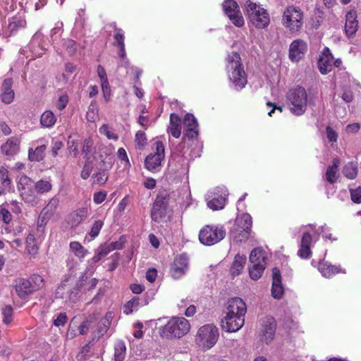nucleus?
<instances>
[{
	"instance_id": "obj_10",
	"label": "nucleus",
	"mask_w": 361,
	"mask_h": 361,
	"mask_svg": "<svg viewBox=\"0 0 361 361\" xmlns=\"http://www.w3.org/2000/svg\"><path fill=\"white\" fill-rule=\"evenodd\" d=\"M18 190L22 199L27 203H34L37 199V192L33 180L26 176L19 178Z\"/></svg>"
},
{
	"instance_id": "obj_15",
	"label": "nucleus",
	"mask_w": 361,
	"mask_h": 361,
	"mask_svg": "<svg viewBox=\"0 0 361 361\" xmlns=\"http://www.w3.org/2000/svg\"><path fill=\"white\" fill-rule=\"evenodd\" d=\"M59 202V197L55 195L49 200L47 204L44 207V209L40 212L38 219V224L40 226L46 225L49 220L56 215Z\"/></svg>"
},
{
	"instance_id": "obj_7",
	"label": "nucleus",
	"mask_w": 361,
	"mask_h": 361,
	"mask_svg": "<svg viewBox=\"0 0 361 361\" xmlns=\"http://www.w3.org/2000/svg\"><path fill=\"white\" fill-rule=\"evenodd\" d=\"M266 252L262 247L253 249L250 255L249 274L253 280L259 279L267 265Z\"/></svg>"
},
{
	"instance_id": "obj_20",
	"label": "nucleus",
	"mask_w": 361,
	"mask_h": 361,
	"mask_svg": "<svg viewBox=\"0 0 361 361\" xmlns=\"http://www.w3.org/2000/svg\"><path fill=\"white\" fill-rule=\"evenodd\" d=\"M307 49L305 42L302 39L294 40L290 45L289 58L292 61H299L305 55Z\"/></svg>"
},
{
	"instance_id": "obj_48",
	"label": "nucleus",
	"mask_w": 361,
	"mask_h": 361,
	"mask_svg": "<svg viewBox=\"0 0 361 361\" xmlns=\"http://www.w3.org/2000/svg\"><path fill=\"white\" fill-rule=\"evenodd\" d=\"M3 322L9 324L13 320V307L11 305H5L2 308Z\"/></svg>"
},
{
	"instance_id": "obj_57",
	"label": "nucleus",
	"mask_w": 361,
	"mask_h": 361,
	"mask_svg": "<svg viewBox=\"0 0 361 361\" xmlns=\"http://www.w3.org/2000/svg\"><path fill=\"white\" fill-rule=\"evenodd\" d=\"M326 136H327L329 141L331 142H335L337 141L338 134L330 126L326 127Z\"/></svg>"
},
{
	"instance_id": "obj_62",
	"label": "nucleus",
	"mask_w": 361,
	"mask_h": 361,
	"mask_svg": "<svg viewBox=\"0 0 361 361\" xmlns=\"http://www.w3.org/2000/svg\"><path fill=\"white\" fill-rule=\"evenodd\" d=\"M157 276V271L155 269H149L146 273V279L150 283L154 282Z\"/></svg>"
},
{
	"instance_id": "obj_58",
	"label": "nucleus",
	"mask_w": 361,
	"mask_h": 361,
	"mask_svg": "<svg viewBox=\"0 0 361 361\" xmlns=\"http://www.w3.org/2000/svg\"><path fill=\"white\" fill-rule=\"evenodd\" d=\"M0 216L5 224H8L11 220V214L8 209L1 207L0 209Z\"/></svg>"
},
{
	"instance_id": "obj_4",
	"label": "nucleus",
	"mask_w": 361,
	"mask_h": 361,
	"mask_svg": "<svg viewBox=\"0 0 361 361\" xmlns=\"http://www.w3.org/2000/svg\"><path fill=\"white\" fill-rule=\"evenodd\" d=\"M190 329V322L185 318L173 317L161 329L160 334L167 338H181L188 334Z\"/></svg>"
},
{
	"instance_id": "obj_8",
	"label": "nucleus",
	"mask_w": 361,
	"mask_h": 361,
	"mask_svg": "<svg viewBox=\"0 0 361 361\" xmlns=\"http://www.w3.org/2000/svg\"><path fill=\"white\" fill-rule=\"evenodd\" d=\"M219 330L212 324H208L200 327L196 336V342L207 349L214 345L219 338Z\"/></svg>"
},
{
	"instance_id": "obj_63",
	"label": "nucleus",
	"mask_w": 361,
	"mask_h": 361,
	"mask_svg": "<svg viewBox=\"0 0 361 361\" xmlns=\"http://www.w3.org/2000/svg\"><path fill=\"white\" fill-rule=\"evenodd\" d=\"M63 147V142L59 140H55L52 143L51 152L54 157H56L58 154V152Z\"/></svg>"
},
{
	"instance_id": "obj_45",
	"label": "nucleus",
	"mask_w": 361,
	"mask_h": 361,
	"mask_svg": "<svg viewBox=\"0 0 361 361\" xmlns=\"http://www.w3.org/2000/svg\"><path fill=\"white\" fill-rule=\"evenodd\" d=\"M99 133L105 135L109 140H117L118 135L107 125L103 124L99 129Z\"/></svg>"
},
{
	"instance_id": "obj_31",
	"label": "nucleus",
	"mask_w": 361,
	"mask_h": 361,
	"mask_svg": "<svg viewBox=\"0 0 361 361\" xmlns=\"http://www.w3.org/2000/svg\"><path fill=\"white\" fill-rule=\"evenodd\" d=\"M168 133L175 138H178L181 134V120L176 114H171Z\"/></svg>"
},
{
	"instance_id": "obj_34",
	"label": "nucleus",
	"mask_w": 361,
	"mask_h": 361,
	"mask_svg": "<svg viewBox=\"0 0 361 361\" xmlns=\"http://www.w3.org/2000/svg\"><path fill=\"white\" fill-rule=\"evenodd\" d=\"M110 32H114V42L113 45L118 47L124 44V32L122 29L117 27L116 23H111L106 26Z\"/></svg>"
},
{
	"instance_id": "obj_54",
	"label": "nucleus",
	"mask_w": 361,
	"mask_h": 361,
	"mask_svg": "<svg viewBox=\"0 0 361 361\" xmlns=\"http://www.w3.org/2000/svg\"><path fill=\"white\" fill-rule=\"evenodd\" d=\"M67 319L66 313H59L54 319V325L58 327L63 326L67 322Z\"/></svg>"
},
{
	"instance_id": "obj_23",
	"label": "nucleus",
	"mask_w": 361,
	"mask_h": 361,
	"mask_svg": "<svg viewBox=\"0 0 361 361\" xmlns=\"http://www.w3.org/2000/svg\"><path fill=\"white\" fill-rule=\"evenodd\" d=\"M318 270L326 278H331L337 274L345 273L340 265H333L327 261L319 262Z\"/></svg>"
},
{
	"instance_id": "obj_49",
	"label": "nucleus",
	"mask_w": 361,
	"mask_h": 361,
	"mask_svg": "<svg viewBox=\"0 0 361 361\" xmlns=\"http://www.w3.org/2000/svg\"><path fill=\"white\" fill-rule=\"evenodd\" d=\"M35 238L32 235L30 234L27 236L26 244L27 252L30 255H35L37 252V247L34 243Z\"/></svg>"
},
{
	"instance_id": "obj_36",
	"label": "nucleus",
	"mask_w": 361,
	"mask_h": 361,
	"mask_svg": "<svg viewBox=\"0 0 361 361\" xmlns=\"http://www.w3.org/2000/svg\"><path fill=\"white\" fill-rule=\"evenodd\" d=\"M148 302L146 300L142 299L139 297H134L124 306V313L129 314L135 310H137L141 306L147 305Z\"/></svg>"
},
{
	"instance_id": "obj_38",
	"label": "nucleus",
	"mask_w": 361,
	"mask_h": 361,
	"mask_svg": "<svg viewBox=\"0 0 361 361\" xmlns=\"http://www.w3.org/2000/svg\"><path fill=\"white\" fill-rule=\"evenodd\" d=\"M183 148L184 143L182 142L177 146L176 150L181 153V151L183 149ZM185 152H183V154H176L174 157V159L180 164L179 169L183 171H187L189 164V159L185 157Z\"/></svg>"
},
{
	"instance_id": "obj_64",
	"label": "nucleus",
	"mask_w": 361,
	"mask_h": 361,
	"mask_svg": "<svg viewBox=\"0 0 361 361\" xmlns=\"http://www.w3.org/2000/svg\"><path fill=\"white\" fill-rule=\"evenodd\" d=\"M90 326V322L87 319L84 321L79 326V333L80 335H85L87 333Z\"/></svg>"
},
{
	"instance_id": "obj_52",
	"label": "nucleus",
	"mask_w": 361,
	"mask_h": 361,
	"mask_svg": "<svg viewBox=\"0 0 361 361\" xmlns=\"http://www.w3.org/2000/svg\"><path fill=\"white\" fill-rule=\"evenodd\" d=\"M298 255L302 259H309L312 255L310 247L300 245V247L298 251Z\"/></svg>"
},
{
	"instance_id": "obj_46",
	"label": "nucleus",
	"mask_w": 361,
	"mask_h": 361,
	"mask_svg": "<svg viewBox=\"0 0 361 361\" xmlns=\"http://www.w3.org/2000/svg\"><path fill=\"white\" fill-rule=\"evenodd\" d=\"M93 144V140L90 137L85 138L83 141L81 151L87 159L90 157L92 152Z\"/></svg>"
},
{
	"instance_id": "obj_21",
	"label": "nucleus",
	"mask_w": 361,
	"mask_h": 361,
	"mask_svg": "<svg viewBox=\"0 0 361 361\" xmlns=\"http://www.w3.org/2000/svg\"><path fill=\"white\" fill-rule=\"evenodd\" d=\"M334 56L328 47H325L318 61L319 71L326 74L332 71Z\"/></svg>"
},
{
	"instance_id": "obj_42",
	"label": "nucleus",
	"mask_w": 361,
	"mask_h": 361,
	"mask_svg": "<svg viewBox=\"0 0 361 361\" xmlns=\"http://www.w3.org/2000/svg\"><path fill=\"white\" fill-rule=\"evenodd\" d=\"M343 173L348 179H355L357 175V164L353 162H348L344 166Z\"/></svg>"
},
{
	"instance_id": "obj_19",
	"label": "nucleus",
	"mask_w": 361,
	"mask_h": 361,
	"mask_svg": "<svg viewBox=\"0 0 361 361\" xmlns=\"http://www.w3.org/2000/svg\"><path fill=\"white\" fill-rule=\"evenodd\" d=\"M285 293V288L282 284L281 273L279 268L272 269V298L281 299Z\"/></svg>"
},
{
	"instance_id": "obj_39",
	"label": "nucleus",
	"mask_w": 361,
	"mask_h": 361,
	"mask_svg": "<svg viewBox=\"0 0 361 361\" xmlns=\"http://www.w3.org/2000/svg\"><path fill=\"white\" fill-rule=\"evenodd\" d=\"M56 122V117L50 110L45 111L41 116L40 123L43 127L51 128Z\"/></svg>"
},
{
	"instance_id": "obj_3",
	"label": "nucleus",
	"mask_w": 361,
	"mask_h": 361,
	"mask_svg": "<svg viewBox=\"0 0 361 361\" xmlns=\"http://www.w3.org/2000/svg\"><path fill=\"white\" fill-rule=\"evenodd\" d=\"M304 18L305 13L299 6H288L283 13V25L291 33L298 32L303 26Z\"/></svg>"
},
{
	"instance_id": "obj_55",
	"label": "nucleus",
	"mask_w": 361,
	"mask_h": 361,
	"mask_svg": "<svg viewBox=\"0 0 361 361\" xmlns=\"http://www.w3.org/2000/svg\"><path fill=\"white\" fill-rule=\"evenodd\" d=\"M68 144L69 145V150L71 154L73 155L74 157H77L79 154L78 145L79 142L78 140H72L68 141Z\"/></svg>"
},
{
	"instance_id": "obj_2",
	"label": "nucleus",
	"mask_w": 361,
	"mask_h": 361,
	"mask_svg": "<svg viewBox=\"0 0 361 361\" xmlns=\"http://www.w3.org/2000/svg\"><path fill=\"white\" fill-rule=\"evenodd\" d=\"M170 196L166 191H161L157 195L151 210L152 220L157 223L167 222L171 216L169 206Z\"/></svg>"
},
{
	"instance_id": "obj_27",
	"label": "nucleus",
	"mask_w": 361,
	"mask_h": 361,
	"mask_svg": "<svg viewBox=\"0 0 361 361\" xmlns=\"http://www.w3.org/2000/svg\"><path fill=\"white\" fill-rule=\"evenodd\" d=\"M20 140L18 137H12L1 146V152L4 154L13 157L18 153L20 149Z\"/></svg>"
},
{
	"instance_id": "obj_26",
	"label": "nucleus",
	"mask_w": 361,
	"mask_h": 361,
	"mask_svg": "<svg viewBox=\"0 0 361 361\" xmlns=\"http://www.w3.org/2000/svg\"><path fill=\"white\" fill-rule=\"evenodd\" d=\"M258 336L259 339L269 343L271 341V318L267 316L259 320V326L258 329Z\"/></svg>"
},
{
	"instance_id": "obj_32",
	"label": "nucleus",
	"mask_w": 361,
	"mask_h": 361,
	"mask_svg": "<svg viewBox=\"0 0 361 361\" xmlns=\"http://www.w3.org/2000/svg\"><path fill=\"white\" fill-rule=\"evenodd\" d=\"M41 39L42 34L39 32H37L33 35L28 45V48L32 53L33 57H40L44 54V49L39 45V41Z\"/></svg>"
},
{
	"instance_id": "obj_47",
	"label": "nucleus",
	"mask_w": 361,
	"mask_h": 361,
	"mask_svg": "<svg viewBox=\"0 0 361 361\" xmlns=\"http://www.w3.org/2000/svg\"><path fill=\"white\" fill-rule=\"evenodd\" d=\"M28 281L31 283L35 291L37 290L41 287H42L44 284V279L42 276L39 274L32 275L30 278L28 279Z\"/></svg>"
},
{
	"instance_id": "obj_37",
	"label": "nucleus",
	"mask_w": 361,
	"mask_h": 361,
	"mask_svg": "<svg viewBox=\"0 0 361 361\" xmlns=\"http://www.w3.org/2000/svg\"><path fill=\"white\" fill-rule=\"evenodd\" d=\"M252 225L251 216L247 213H243L236 217L233 227L251 230Z\"/></svg>"
},
{
	"instance_id": "obj_33",
	"label": "nucleus",
	"mask_w": 361,
	"mask_h": 361,
	"mask_svg": "<svg viewBox=\"0 0 361 361\" xmlns=\"http://www.w3.org/2000/svg\"><path fill=\"white\" fill-rule=\"evenodd\" d=\"M247 258L245 255L238 254L235 256L230 268L231 274L233 276L239 275L244 269Z\"/></svg>"
},
{
	"instance_id": "obj_22",
	"label": "nucleus",
	"mask_w": 361,
	"mask_h": 361,
	"mask_svg": "<svg viewBox=\"0 0 361 361\" xmlns=\"http://www.w3.org/2000/svg\"><path fill=\"white\" fill-rule=\"evenodd\" d=\"M183 125L186 127L185 136L190 140L196 139L198 136V124L195 116L187 114L183 119Z\"/></svg>"
},
{
	"instance_id": "obj_30",
	"label": "nucleus",
	"mask_w": 361,
	"mask_h": 361,
	"mask_svg": "<svg viewBox=\"0 0 361 361\" xmlns=\"http://www.w3.org/2000/svg\"><path fill=\"white\" fill-rule=\"evenodd\" d=\"M251 230L233 227L229 232V236L233 243L245 242L250 236Z\"/></svg>"
},
{
	"instance_id": "obj_41",
	"label": "nucleus",
	"mask_w": 361,
	"mask_h": 361,
	"mask_svg": "<svg viewBox=\"0 0 361 361\" xmlns=\"http://www.w3.org/2000/svg\"><path fill=\"white\" fill-rule=\"evenodd\" d=\"M126 355V347L123 341H118L114 346V361H123Z\"/></svg>"
},
{
	"instance_id": "obj_24",
	"label": "nucleus",
	"mask_w": 361,
	"mask_h": 361,
	"mask_svg": "<svg viewBox=\"0 0 361 361\" xmlns=\"http://www.w3.org/2000/svg\"><path fill=\"white\" fill-rule=\"evenodd\" d=\"M15 290L20 298H25L27 296L35 292L33 287L28 279L19 278L15 281Z\"/></svg>"
},
{
	"instance_id": "obj_40",
	"label": "nucleus",
	"mask_w": 361,
	"mask_h": 361,
	"mask_svg": "<svg viewBox=\"0 0 361 361\" xmlns=\"http://www.w3.org/2000/svg\"><path fill=\"white\" fill-rule=\"evenodd\" d=\"M46 148L45 145H42L37 147L34 150L30 149L28 152V159L31 161H39L42 160L44 159Z\"/></svg>"
},
{
	"instance_id": "obj_56",
	"label": "nucleus",
	"mask_w": 361,
	"mask_h": 361,
	"mask_svg": "<svg viewBox=\"0 0 361 361\" xmlns=\"http://www.w3.org/2000/svg\"><path fill=\"white\" fill-rule=\"evenodd\" d=\"M94 182L99 184H104L108 178V175L106 171H100L94 175Z\"/></svg>"
},
{
	"instance_id": "obj_14",
	"label": "nucleus",
	"mask_w": 361,
	"mask_h": 361,
	"mask_svg": "<svg viewBox=\"0 0 361 361\" xmlns=\"http://www.w3.org/2000/svg\"><path fill=\"white\" fill-rule=\"evenodd\" d=\"M245 324V318L225 313L221 319V326L223 331L233 333L238 331Z\"/></svg>"
},
{
	"instance_id": "obj_5",
	"label": "nucleus",
	"mask_w": 361,
	"mask_h": 361,
	"mask_svg": "<svg viewBox=\"0 0 361 361\" xmlns=\"http://www.w3.org/2000/svg\"><path fill=\"white\" fill-rule=\"evenodd\" d=\"M287 99L290 110L293 114L301 116L305 112L307 106V94L304 87H297L291 89Z\"/></svg>"
},
{
	"instance_id": "obj_18",
	"label": "nucleus",
	"mask_w": 361,
	"mask_h": 361,
	"mask_svg": "<svg viewBox=\"0 0 361 361\" xmlns=\"http://www.w3.org/2000/svg\"><path fill=\"white\" fill-rule=\"evenodd\" d=\"M27 23L24 15L18 14L9 18L8 23L5 30V35L8 37L16 35L19 30L26 27Z\"/></svg>"
},
{
	"instance_id": "obj_9",
	"label": "nucleus",
	"mask_w": 361,
	"mask_h": 361,
	"mask_svg": "<svg viewBox=\"0 0 361 361\" xmlns=\"http://www.w3.org/2000/svg\"><path fill=\"white\" fill-rule=\"evenodd\" d=\"M226 235L225 229L221 226L207 225L199 233V240L204 245H213L221 241Z\"/></svg>"
},
{
	"instance_id": "obj_12",
	"label": "nucleus",
	"mask_w": 361,
	"mask_h": 361,
	"mask_svg": "<svg viewBox=\"0 0 361 361\" xmlns=\"http://www.w3.org/2000/svg\"><path fill=\"white\" fill-rule=\"evenodd\" d=\"M228 195V190L224 186L215 188L207 194V206L212 210L222 209Z\"/></svg>"
},
{
	"instance_id": "obj_59",
	"label": "nucleus",
	"mask_w": 361,
	"mask_h": 361,
	"mask_svg": "<svg viewBox=\"0 0 361 361\" xmlns=\"http://www.w3.org/2000/svg\"><path fill=\"white\" fill-rule=\"evenodd\" d=\"M106 192L103 191H99L95 192L94 194L93 200L96 204H100L103 202L106 197Z\"/></svg>"
},
{
	"instance_id": "obj_16",
	"label": "nucleus",
	"mask_w": 361,
	"mask_h": 361,
	"mask_svg": "<svg viewBox=\"0 0 361 361\" xmlns=\"http://www.w3.org/2000/svg\"><path fill=\"white\" fill-rule=\"evenodd\" d=\"M188 269V258L182 254L177 257L170 269V274L174 279H179L184 276Z\"/></svg>"
},
{
	"instance_id": "obj_25",
	"label": "nucleus",
	"mask_w": 361,
	"mask_h": 361,
	"mask_svg": "<svg viewBox=\"0 0 361 361\" xmlns=\"http://www.w3.org/2000/svg\"><path fill=\"white\" fill-rule=\"evenodd\" d=\"M357 30L358 22L357 20V11L355 10H350L345 16V33L348 37H353Z\"/></svg>"
},
{
	"instance_id": "obj_61",
	"label": "nucleus",
	"mask_w": 361,
	"mask_h": 361,
	"mask_svg": "<svg viewBox=\"0 0 361 361\" xmlns=\"http://www.w3.org/2000/svg\"><path fill=\"white\" fill-rule=\"evenodd\" d=\"M147 140L145 132L139 130L135 135V141L137 145L142 146L145 144Z\"/></svg>"
},
{
	"instance_id": "obj_53",
	"label": "nucleus",
	"mask_w": 361,
	"mask_h": 361,
	"mask_svg": "<svg viewBox=\"0 0 361 361\" xmlns=\"http://www.w3.org/2000/svg\"><path fill=\"white\" fill-rule=\"evenodd\" d=\"M68 102V97L67 94H62L61 95L56 103V106L59 110H63L67 105Z\"/></svg>"
},
{
	"instance_id": "obj_35",
	"label": "nucleus",
	"mask_w": 361,
	"mask_h": 361,
	"mask_svg": "<svg viewBox=\"0 0 361 361\" xmlns=\"http://www.w3.org/2000/svg\"><path fill=\"white\" fill-rule=\"evenodd\" d=\"M340 164V160L338 158L333 159L331 166H329L326 172V179L330 184H334L338 179V168Z\"/></svg>"
},
{
	"instance_id": "obj_43",
	"label": "nucleus",
	"mask_w": 361,
	"mask_h": 361,
	"mask_svg": "<svg viewBox=\"0 0 361 361\" xmlns=\"http://www.w3.org/2000/svg\"><path fill=\"white\" fill-rule=\"evenodd\" d=\"M70 250L76 257L79 258H83L87 253V250H85V247L79 242L77 241L71 242Z\"/></svg>"
},
{
	"instance_id": "obj_1",
	"label": "nucleus",
	"mask_w": 361,
	"mask_h": 361,
	"mask_svg": "<svg viewBox=\"0 0 361 361\" xmlns=\"http://www.w3.org/2000/svg\"><path fill=\"white\" fill-rule=\"evenodd\" d=\"M226 70L230 81V86L239 90L247 84V75L241 59L237 52H232L226 58Z\"/></svg>"
},
{
	"instance_id": "obj_11",
	"label": "nucleus",
	"mask_w": 361,
	"mask_h": 361,
	"mask_svg": "<svg viewBox=\"0 0 361 361\" xmlns=\"http://www.w3.org/2000/svg\"><path fill=\"white\" fill-rule=\"evenodd\" d=\"M154 147V152L147 155L145 160L146 168L151 171H159L165 157L164 145L161 141H156Z\"/></svg>"
},
{
	"instance_id": "obj_51",
	"label": "nucleus",
	"mask_w": 361,
	"mask_h": 361,
	"mask_svg": "<svg viewBox=\"0 0 361 361\" xmlns=\"http://www.w3.org/2000/svg\"><path fill=\"white\" fill-rule=\"evenodd\" d=\"M350 197L351 200L356 204L361 203V188L359 187L355 189H350Z\"/></svg>"
},
{
	"instance_id": "obj_28",
	"label": "nucleus",
	"mask_w": 361,
	"mask_h": 361,
	"mask_svg": "<svg viewBox=\"0 0 361 361\" xmlns=\"http://www.w3.org/2000/svg\"><path fill=\"white\" fill-rule=\"evenodd\" d=\"M13 80L11 78H6L1 85V101L4 104H11L14 99V92L12 90Z\"/></svg>"
},
{
	"instance_id": "obj_6",
	"label": "nucleus",
	"mask_w": 361,
	"mask_h": 361,
	"mask_svg": "<svg viewBox=\"0 0 361 361\" xmlns=\"http://www.w3.org/2000/svg\"><path fill=\"white\" fill-rule=\"evenodd\" d=\"M245 8L250 22L257 28H264L269 23V15L267 10L252 0H246Z\"/></svg>"
},
{
	"instance_id": "obj_17",
	"label": "nucleus",
	"mask_w": 361,
	"mask_h": 361,
	"mask_svg": "<svg viewBox=\"0 0 361 361\" xmlns=\"http://www.w3.org/2000/svg\"><path fill=\"white\" fill-rule=\"evenodd\" d=\"M246 312L247 305L241 298L235 297L228 300L224 313L245 318Z\"/></svg>"
},
{
	"instance_id": "obj_13",
	"label": "nucleus",
	"mask_w": 361,
	"mask_h": 361,
	"mask_svg": "<svg viewBox=\"0 0 361 361\" xmlns=\"http://www.w3.org/2000/svg\"><path fill=\"white\" fill-rule=\"evenodd\" d=\"M223 8L233 24L237 27H242L244 25L243 18L236 1L225 0L223 3Z\"/></svg>"
},
{
	"instance_id": "obj_60",
	"label": "nucleus",
	"mask_w": 361,
	"mask_h": 361,
	"mask_svg": "<svg viewBox=\"0 0 361 361\" xmlns=\"http://www.w3.org/2000/svg\"><path fill=\"white\" fill-rule=\"evenodd\" d=\"M312 240V238L311 234L309 232H305L302 235L300 245L310 247Z\"/></svg>"
},
{
	"instance_id": "obj_50",
	"label": "nucleus",
	"mask_w": 361,
	"mask_h": 361,
	"mask_svg": "<svg viewBox=\"0 0 361 361\" xmlns=\"http://www.w3.org/2000/svg\"><path fill=\"white\" fill-rule=\"evenodd\" d=\"M103 225H104L103 221H102V220L95 221L91 227L90 231L89 232V235L92 238H96L99 235Z\"/></svg>"
},
{
	"instance_id": "obj_44",
	"label": "nucleus",
	"mask_w": 361,
	"mask_h": 361,
	"mask_svg": "<svg viewBox=\"0 0 361 361\" xmlns=\"http://www.w3.org/2000/svg\"><path fill=\"white\" fill-rule=\"evenodd\" d=\"M36 190L37 194H43L49 192L52 188L51 183L45 180H39L37 183H35Z\"/></svg>"
},
{
	"instance_id": "obj_29",
	"label": "nucleus",
	"mask_w": 361,
	"mask_h": 361,
	"mask_svg": "<svg viewBox=\"0 0 361 361\" xmlns=\"http://www.w3.org/2000/svg\"><path fill=\"white\" fill-rule=\"evenodd\" d=\"M88 208L83 207L72 212L68 216V223L72 226H77L87 216Z\"/></svg>"
}]
</instances>
